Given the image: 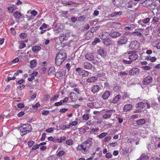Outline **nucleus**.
<instances>
[{"label":"nucleus","instance_id":"1","mask_svg":"<svg viewBox=\"0 0 160 160\" xmlns=\"http://www.w3.org/2000/svg\"><path fill=\"white\" fill-rule=\"evenodd\" d=\"M66 53L63 51H61L56 54L55 58V63L57 66L61 65L67 58Z\"/></svg>","mask_w":160,"mask_h":160},{"label":"nucleus","instance_id":"2","mask_svg":"<svg viewBox=\"0 0 160 160\" xmlns=\"http://www.w3.org/2000/svg\"><path fill=\"white\" fill-rule=\"evenodd\" d=\"M32 127L29 124H26L22 125L20 128V131L21 132V134L23 136L27 133L31 131Z\"/></svg>","mask_w":160,"mask_h":160},{"label":"nucleus","instance_id":"3","mask_svg":"<svg viewBox=\"0 0 160 160\" xmlns=\"http://www.w3.org/2000/svg\"><path fill=\"white\" fill-rule=\"evenodd\" d=\"M140 47V43L136 40L131 42L129 45V48L130 49L133 50H138Z\"/></svg>","mask_w":160,"mask_h":160},{"label":"nucleus","instance_id":"4","mask_svg":"<svg viewBox=\"0 0 160 160\" xmlns=\"http://www.w3.org/2000/svg\"><path fill=\"white\" fill-rule=\"evenodd\" d=\"M153 0H142L141 2V3L142 6L146 7H148L151 5V7L155 6L154 5H152V1Z\"/></svg>","mask_w":160,"mask_h":160},{"label":"nucleus","instance_id":"5","mask_svg":"<svg viewBox=\"0 0 160 160\" xmlns=\"http://www.w3.org/2000/svg\"><path fill=\"white\" fill-rule=\"evenodd\" d=\"M153 81V78L150 76H148L145 78L143 80V83L145 85H149Z\"/></svg>","mask_w":160,"mask_h":160},{"label":"nucleus","instance_id":"6","mask_svg":"<svg viewBox=\"0 0 160 160\" xmlns=\"http://www.w3.org/2000/svg\"><path fill=\"white\" fill-rule=\"evenodd\" d=\"M128 42L127 38L125 37L121 36L118 40L117 42L119 45H122L127 43Z\"/></svg>","mask_w":160,"mask_h":160},{"label":"nucleus","instance_id":"7","mask_svg":"<svg viewBox=\"0 0 160 160\" xmlns=\"http://www.w3.org/2000/svg\"><path fill=\"white\" fill-rule=\"evenodd\" d=\"M140 72L139 69L138 68H133L129 72V74L132 76L138 74Z\"/></svg>","mask_w":160,"mask_h":160},{"label":"nucleus","instance_id":"8","mask_svg":"<svg viewBox=\"0 0 160 160\" xmlns=\"http://www.w3.org/2000/svg\"><path fill=\"white\" fill-rule=\"evenodd\" d=\"M83 67L84 68L89 70H91L94 68V67L92 64L88 62H84L83 65Z\"/></svg>","mask_w":160,"mask_h":160},{"label":"nucleus","instance_id":"9","mask_svg":"<svg viewBox=\"0 0 160 160\" xmlns=\"http://www.w3.org/2000/svg\"><path fill=\"white\" fill-rule=\"evenodd\" d=\"M113 110H108L105 111L106 113L104 114L102 118L104 119H106L110 118L113 113Z\"/></svg>","mask_w":160,"mask_h":160},{"label":"nucleus","instance_id":"10","mask_svg":"<svg viewBox=\"0 0 160 160\" xmlns=\"http://www.w3.org/2000/svg\"><path fill=\"white\" fill-rule=\"evenodd\" d=\"M101 88V87L99 86L95 85L92 86L91 88V91L93 94H95L97 93Z\"/></svg>","mask_w":160,"mask_h":160},{"label":"nucleus","instance_id":"11","mask_svg":"<svg viewBox=\"0 0 160 160\" xmlns=\"http://www.w3.org/2000/svg\"><path fill=\"white\" fill-rule=\"evenodd\" d=\"M103 42L105 45L108 46L112 44V42L111 38H103Z\"/></svg>","mask_w":160,"mask_h":160},{"label":"nucleus","instance_id":"12","mask_svg":"<svg viewBox=\"0 0 160 160\" xmlns=\"http://www.w3.org/2000/svg\"><path fill=\"white\" fill-rule=\"evenodd\" d=\"M138 56L135 52H132L129 56L128 58L131 61L135 60L138 59Z\"/></svg>","mask_w":160,"mask_h":160},{"label":"nucleus","instance_id":"13","mask_svg":"<svg viewBox=\"0 0 160 160\" xmlns=\"http://www.w3.org/2000/svg\"><path fill=\"white\" fill-rule=\"evenodd\" d=\"M85 58L86 59L90 61L93 60L94 58L93 53H87L85 55Z\"/></svg>","mask_w":160,"mask_h":160},{"label":"nucleus","instance_id":"14","mask_svg":"<svg viewBox=\"0 0 160 160\" xmlns=\"http://www.w3.org/2000/svg\"><path fill=\"white\" fill-rule=\"evenodd\" d=\"M132 108V106L131 104H128L125 105L123 108V110L124 112H127L130 111Z\"/></svg>","mask_w":160,"mask_h":160},{"label":"nucleus","instance_id":"15","mask_svg":"<svg viewBox=\"0 0 160 160\" xmlns=\"http://www.w3.org/2000/svg\"><path fill=\"white\" fill-rule=\"evenodd\" d=\"M121 33L118 32H111L110 34V36L113 38L118 37L121 36Z\"/></svg>","mask_w":160,"mask_h":160},{"label":"nucleus","instance_id":"16","mask_svg":"<svg viewBox=\"0 0 160 160\" xmlns=\"http://www.w3.org/2000/svg\"><path fill=\"white\" fill-rule=\"evenodd\" d=\"M81 145L82 147V150L84 151H86L88 150L90 147V145L88 144L85 142L82 143Z\"/></svg>","mask_w":160,"mask_h":160},{"label":"nucleus","instance_id":"17","mask_svg":"<svg viewBox=\"0 0 160 160\" xmlns=\"http://www.w3.org/2000/svg\"><path fill=\"white\" fill-rule=\"evenodd\" d=\"M98 53L102 57H104L106 56V52L103 49H101L98 50Z\"/></svg>","mask_w":160,"mask_h":160},{"label":"nucleus","instance_id":"18","mask_svg":"<svg viewBox=\"0 0 160 160\" xmlns=\"http://www.w3.org/2000/svg\"><path fill=\"white\" fill-rule=\"evenodd\" d=\"M97 79V78L96 77L92 76L88 78L86 81L88 82H93L96 81Z\"/></svg>","mask_w":160,"mask_h":160},{"label":"nucleus","instance_id":"19","mask_svg":"<svg viewBox=\"0 0 160 160\" xmlns=\"http://www.w3.org/2000/svg\"><path fill=\"white\" fill-rule=\"evenodd\" d=\"M146 104L142 102H138L137 103L136 105L137 108H139L140 109H142L144 108Z\"/></svg>","mask_w":160,"mask_h":160},{"label":"nucleus","instance_id":"20","mask_svg":"<svg viewBox=\"0 0 160 160\" xmlns=\"http://www.w3.org/2000/svg\"><path fill=\"white\" fill-rule=\"evenodd\" d=\"M146 120L144 119H140L136 121L137 124L139 125H141L145 123Z\"/></svg>","mask_w":160,"mask_h":160},{"label":"nucleus","instance_id":"21","mask_svg":"<svg viewBox=\"0 0 160 160\" xmlns=\"http://www.w3.org/2000/svg\"><path fill=\"white\" fill-rule=\"evenodd\" d=\"M110 94V92L108 91L105 92L102 95V97L104 99H107Z\"/></svg>","mask_w":160,"mask_h":160},{"label":"nucleus","instance_id":"22","mask_svg":"<svg viewBox=\"0 0 160 160\" xmlns=\"http://www.w3.org/2000/svg\"><path fill=\"white\" fill-rule=\"evenodd\" d=\"M13 16L16 19H19L21 17L22 14L20 12L17 11L14 12Z\"/></svg>","mask_w":160,"mask_h":160},{"label":"nucleus","instance_id":"23","mask_svg":"<svg viewBox=\"0 0 160 160\" xmlns=\"http://www.w3.org/2000/svg\"><path fill=\"white\" fill-rule=\"evenodd\" d=\"M121 97V96L119 94L116 95L112 100V102L114 104L117 103Z\"/></svg>","mask_w":160,"mask_h":160},{"label":"nucleus","instance_id":"24","mask_svg":"<svg viewBox=\"0 0 160 160\" xmlns=\"http://www.w3.org/2000/svg\"><path fill=\"white\" fill-rule=\"evenodd\" d=\"M122 13L120 12H115L111 13V14L108 15V17L109 18L117 16V15H121Z\"/></svg>","mask_w":160,"mask_h":160},{"label":"nucleus","instance_id":"25","mask_svg":"<svg viewBox=\"0 0 160 160\" xmlns=\"http://www.w3.org/2000/svg\"><path fill=\"white\" fill-rule=\"evenodd\" d=\"M132 2V1H130L128 2L125 4V8H131L133 7Z\"/></svg>","mask_w":160,"mask_h":160},{"label":"nucleus","instance_id":"26","mask_svg":"<svg viewBox=\"0 0 160 160\" xmlns=\"http://www.w3.org/2000/svg\"><path fill=\"white\" fill-rule=\"evenodd\" d=\"M30 66L31 68H34L36 65L37 64V62L36 60L35 59L31 61L30 62Z\"/></svg>","mask_w":160,"mask_h":160},{"label":"nucleus","instance_id":"27","mask_svg":"<svg viewBox=\"0 0 160 160\" xmlns=\"http://www.w3.org/2000/svg\"><path fill=\"white\" fill-rule=\"evenodd\" d=\"M149 159V156L145 155V154H142L139 158L140 160H148Z\"/></svg>","mask_w":160,"mask_h":160},{"label":"nucleus","instance_id":"28","mask_svg":"<svg viewBox=\"0 0 160 160\" xmlns=\"http://www.w3.org/2000/svg\"><path fill=\"white\" fill-rule=\"evenodd\" d=\"M69 98L72 100L76 99L77 98V96L76 93L74 92H71L70 93Z\"/></svg>","mask_w":160,"mask_h":160},{"label":"nucleus","instance_id":"29","mask_svg":"<svg viewBox=\"0 0 160 160\" xmlns=\"http://www.w3.org/2000/svg\"><path fill=\"white\" fill-rule=\"evenodd\" d=\"M41 49V48L39 46H35L33 47L32 48V51L35 52H38Z\"/></svg>","mask_w":160,"mask_h":160},{"label":"nucleus","instance_id":"30","mask_svg":"<svg viewBox=\"0 0 160 160\" xmlns=\"http://www.w3.org/2000/svg\"><path fill=\"white\" fill-rule=\"evenodd\" d=\"M92 138H89L87 140L85 141V142L88 144H89V145H90V146L91 145H92Z\"/></svg>","mask_w":160,"mask_h":160},{"label":"nucleus","instance_id":"31","mask_svg":"<svg viewBox=\"0 0 160 160\" xmlns=\"http://www.w3.org/2000/svg\"><path fill=\"white\" fill-rule=\"evenodd\" d=\"M82 75L83 77H87L88 75L89 72L87 71L83 70L82 71Z\"/></svg>","mask_w":160,"mask_h":160},{"label":"nucleus","instance_id":"32","mask_svg":"<svg viewBox=\"0 0 160 160\" xmlns=\"http://www.w3.org/2000/svg\"><path fill=\"white\" fill-rule=\"evenodd\" d=\"M100 40L98 38H96L92 42V44L93 45H95L97 43L100 42Z\"/></svg>","mask_w":160,"mask_h":160},{"label":"nucleus","instance_id":"33","mask_svg":"<svg viewBox=\"0 0 160 160\" xmlns=\"http://www.w3.org/2000/svg\"><path fill=\"white\" fill-rule=\"evenodd\" d=\"M107 134L106 132H102L97 137L100 139L102 138L107 135Z\"/></svg>","mask_w":160,"mask_h":160},{"label":"nucleus","instance_id":"34","mask_svg":"<svg viewBox=\"0 0 160 160\" xmlns=\"http://www.w3.org/2000/svg\"><path fill=\"white\" fill-rule=\"evenodd\" d=\"M55 68L54 67L50 68L48 71V74H50L54 72L55 71Z\"/></svg>","mask_w":160,"mask_h":160},{"label":"nucleus","instance_id":"35","mask_svg":"<svg viewBox=\"0 0 160 160\" xmlns=\"http://www.w3.org/2000/svg\"><path fill=\"white\" fill-rule=\"evenodd\" d=\"M112 25L117 28H120L121 25V24L119 22H114L112 23Z\"/></svg>","mask_w":160,"mask_h":160},{"label":"nucleus","instance_id":"36","mask_svg":"<svg viewBox=\"0 0 160 160\" xmlns=\"http://www.w3.org/2000/svg\"><path fill=\"white\" fill-rule=\"evenodd\" d=\"M78 123V122L77 121H74L70 123L69 125V127L70 126H73L76 125Z\"/></svg>","mask_w":160,"mask_h":160},{"label":"nucleus","instance_id":"37","mask_svg":"<svg viewBox=\"0 0 160 160\" xmlns=\"http://www.w3.org/2000/svg\"><path fill=\"white\" fill-rule=\"evenodd\" d=\"M112 157V154L110 152L106 153L105 155V157L107 158H109Z\"/></svg>","mask_w":160,"mask_h":160},{"label":"nucleus","instance_id":"38","mask_svg":"<svg viewBox=\"0 0 160 160\" xmlns=\"http://www.w3.org/2000/svg\"><path fill=\"white\" fill-rule=\"evenodd\" d=\"M65 153L64 151H59L57 154V155L59 157L62 156Z\"/></svg>","mask_w":160,"mask_h":160},{"label":"nucleus","instance_id":"39","mask_svg":"<svg viewBox=\"0 0 160 160\" xmlns=\"http://www.w3.org/2000/svg\"><path fill=\"white\" fill-rule=\"evenodd\" d=\"M52 141L55 143L60 142H61V141L59 140V139H58L55 137L53 138Z\"/></svg>","mask_w":160,"mask_h":160},{"label":"nucleus","instance_id":"40","mask_svg":"<svg viewBox=\"0 0 160 160\" xmlns=\"http://www.w3.org/2000/svg\"><path fill=\"white\" fill-rule=\"evenodd\" d=\"M54 130V128H50L48 129H47L46 130V132H52Z\"/></svg>","mask_w":160,"mask_h":160},{"label":"nucleus","instance_id":"41","mask_svg":"<svg viewBox=\"0 0 160 160\" xmlns=\"http://www.w3.org/2000/svg\"><path fill=\"white\" fill-rule=\"evenodd\" d=\"M27 35L26 34L24 33H21L19 35L20 38H26L27 37Z\"/></svg>","mask_w":160,"mask_h":160},{"label":"nucleus","instance_id":"42","mask_svg":"<svg viewBox=\"0 0 160 160\" xmlns=\"http://www.w3.org/2000/svg\"><path fill=\"white\" fill-rule=\"evenodd\" d=\"M132 33L134 34L135 36H140L142 35V34L140 32L137 31L133 32Z\"/></svg>","mask_w":160,"mask_h":160},{"label":"nucleus","instance_id":"43","mask_svg":"<svg viewBox=\"0 0 160 160\" xmlns=\"http://www.w3.org/2000/svg\"><path fill=\"white\" fill-rule=\"evenodd\" d=\"M74 2L72 1L70 2H67L65 3H63V4L65 6L67 5H71L72 4H74Z\"/></svg>","mask_w":160,"mask_h":160},{"label":"nucleus","instance_id":"44","mask_svg":"<svg viewBox=\"0 0 160 160\" xmlns=\"http://www.w3.org/2000/svg\"><path fill=\"white\" fill-rule=\"evenodd\" d=\"M66 143L68 145H70L72 144V141L70 139L67 140Z\"/></svg>","mask_w":160,"mask_h":160},{"label":"nucleus","instance_id":"45","mask_svg":"<svg viewBox=\"0 0 160 160\" xmlns=\"http://www.w3.org/2000/svg\"><path fill=\"white\" fill-rule=\"evenodd\" d=\"M89 116L88 114H84L82 117V118L83 120H87L89 118Z\"/></svg>","mask_w":160,"mask_h":160},{"label":"nucleus","instance_id":"46","mask_svg":"<svg viewBox=\"0 0 160 160\" xmlns=\"http://www.w3.org/2000/svg\"><path fill=\"white\" fill-rule=\"evenodd\" d=\"M34 142L32 141H30L28 142V144L29 147H31L34 144Z\"/></svg>","mask_w":160,"mask_h":160},{"label":"nucleus","instance_id":"47","mask_svg":"<svg viewBox=\"0 0 160 160\" xmlns=\"http://www.w3.org/2000/svg\"><path fill=\"white\" fill-rule=\"evenodd\" d=\"M123 62L125 64H130L132 62V61H128L125 60H123Z\"/></svg>","mask_w":160,"mask_h":160},{"label":"nucleus","instance_id":"48","mask_svg":"<svg viewBox=\"0 0 160 160\" xmlns=\"http://www.w3.org/2000/svg\"><path fill=\"white\" fill-rule=\"evenodd\" d=\"M150 21V19L149 18H147L143 20H142V22L144 23H146Z\"/></svg>","mask_w":160,"mask_h":160},{"label":"nucleus","instance_id":"49","mask_svg":"<svg viewBox=\"0 0 160 160\" xmlns=\"http://www.w3.org/2000/svg\"><path fill=\"white\" fill-rule=\"evenodd\" d=\"M62 101H60L59 102H58L54 103V106H58L62 105Z\"/></svg>","mask_w":160,"mask_h":160},{"label":"nucleus","instance_id":"50","mask_svg":"<svg viewBox=\"0 0 160 160\" xmlns=\"http://www.w3.org/2000/svg\"><path fill=\"white\" fill-rule=\"evenodd\" d=\"M39 147V144H37L36 145H34L32 147V150H35L36 149L38 148Z\"/></svg>","mask_w":160,"mask_h":160},{"label":"nucleus","instance_id":"51","mask_svg":"<svg viewBox=\"0 0 160 160\" xmlns=\"http://www.w3.org/2000/svg\"><path fill=\"white\" fill-rule=\"evenodd\" d=\"M98 128L94 129L93 128L91 129V133H92L93 132H97L98 131Z\"/></svg>","mask_w":160,"mask_h":160},{"label":"nucleus","instance_id":"52","mask_svg":"<svg viewBox=\"0 0 160 160\" xmlns=\"http://www.w3.org/2000/svg\"><path fill=\"white\" fill-rule=\"evenodd\" d=\"M119 73L118 75L121 76H125L128 74L125 72H121Z\"/></svg>","mask_w":160,"mask_h":160},{"label":"nucleus","instance_id":"53","mask_svg":"<svg viewBox=\"0 0 160 160\" xmlns=\"http://www.w3.org/2000/svg\"><path fill=\"white\" fill-rule=\"evenodd\" d=\"M87 106L88 107H89L90 108H93L94 106V103L93 102L88 103L87 104Z\"/></svg>","mask_w":160,"mask_h":160},{"label":"nucleus","instance_id":"54","mask_svg":"<svg viewBox=\"0 0 160 160\" xmlns=\"http://www.w3.org/2000/svg\"><path fill=\"white\" fill-rule=\"evenodd\" d=\"M26 47V44L24 43H22L20 45L19 48L20 49H22Z\"/></svg>","mask_w":160,"mask_h":160},{"label":"nucleus","instance_id":"55","mask_svg":"<svg viewBox=\"0 0 160 160\" xmlns=\"http://www.w3.org/2000/svg\"><path fill=\"white\" fill-rule=\"evenodd\" d=\"M46 133H44L42 134V137L41 139V141H43L46 138Z\"/></svg>","mask_w":160,"mask_h":160},{"label":"nucleus","instance_id":"56","mask_svg":"<svg viewBox=\"0 0 160 160\" xmlns=\"http://www.w3.org/2000/svg\"><path fill=\"white\" fill-rule=\"evenodd\" d=\"M31 14L33 16H36L38 14L37 12L35 10H33L31 12Z\"/></svg>","mask_w":160,"mask_h":160},{"label":"nucleus","instance_id":"57","mask_svg":"<svg viewBox=\"0 0 160 160\" xmlns=\"http://www.w3.org/2000/svg\"><path fill=\"white\" fill-rule=\"evenodd\" d=\"M22 70H19L17 71L16 73H15L14 75V76H16L18 75L19 73H22Z\"/></svg>","mask_w":160,"mask_h":160},{"label":"nucleus","instance_id":"58","mask_svg":"<svg viewBox=\"0 0 160 160\" xmlns=\"http://www.w3.org/2000/svg\"><path fill=\"white\" fill-rule=\"evenodd\" d=\"M142 68L146 70H148L150 68V67L149 66H144L142 67Z\"/></svg>","mask_w":160,"mask_h":160},{"label":"nucleus","instance_id":"59","mask_svg":"<svg viewBox=\"0 0 160 160\" xmlns=\"http://www.w3.org/2000/svg\"><path fill=\"white\" fill-rule=\"evenodd\" d=\"M150 160H160V158L154 156L151 158Z\"/></svg>","mask_w":160,"mask_h":160},{"label":"nucleus","instance_id":"60","mask_svg":"<svg viewBox=\"0 0 160 160\" xmlns=\"http://www.w3.org/2000/svg\"><path fill=\"white\" fill-rule=\"evenodd\" d=\"M18 107L20 108H22L24 106V104L22 103H19L17 105Z\"/></svg>","mask_w":160,"mask_h":160},{"label":"nucleus","instance_id":"61","mask_svg":"<svg viewBox=\"0 0 160 160\" xmlns=\"http://www.w3.org/2000/svg\"><path fill=\"white\" fill-rule=\"evenodd\" d=\"M40 104L39 103L37 102L36 104H35V105H32V107L34 108H38L40 106Z\"/></svg>","mask_w":160,"mask_h":160},{"label":"nucleus","instance_id":"62","mask_svg":"<svg viewBox=\"0 0 160 160\" xmlns=\"http://www.w3.org/2000/svg\"><path fill=\"white\" fill-rule=\"evenodd\" d=\"M77 18L74 17H72L71 18V22L73 23H75L77 20Z\"/></svg>","mask_w":160,"mask_h":160},{"label":"nucleus","instance_id":"63","mask_svg":"<svg viewBox=\"0 0 160 160\" xmlns=\"http://www.w3.org/2000/svg\"><path fill=\"white\" fill-rule=\"evenodd\" d=\"M49 111L48 110H46L43 111L42 113V114L43 115H47L49 114Z\"/></svg>","mask_w":160,"mask_h":160},{"label":"nucleus","instance_id":"64","mask_svg":"<svg viewBox=\"0 0 160 160\" xmlns=\"http://www.w3.org/2000/svg\"><path fill=\"white\" fill-rule=\"evenodd\" d=\"M111 139L110 137H107L105 138L104 139V141L105 142H107L108 141Z\"/></svg>","mask_w":160,"mask_h":160}]
</instances>
